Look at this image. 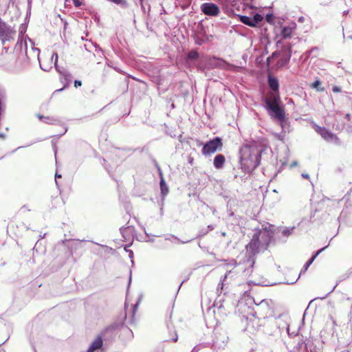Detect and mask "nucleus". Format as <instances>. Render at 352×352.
Wrapping results in <instances>:
<instances>
[{"label": "nucleus", "instance_id": "13", "mask_svg": "<svg viewBox=\"0 0 352 352\" xmlns=\"http://www.w3.org/2000/svg\"><path fill=\"white\" fill-rule=\"evenodd\" d=\"M38 119L46 124H54L57 122V120L51 116H44L41 114H36Z\"/></svg>", "mask_w": 352, "mask_h": 352}, {"label": "nucleus", "instance_id": "5", "mask_svg": "<svg viewBox=\"0 0 352 352\" xmlns=\"http://www.w3.org/2000/svg\"><path fill=\"white\" fill-rule=\"evenodd\" d=\"M203 13L208 16H217L220 13L219 7L213 3H204L201 6Z\"/></svg>", "mask_w": 352, "mask_h": 352}, {"label": "nucleus", "instance_id": "8", "mask_svg": "<svg viewBox=\"0 0 352 352\" xmlns=\"http://www.w3.org/2000/svg\"><path fill=\"white\" fill-rule=\"evenodd\" d=\"M314 129L327 141L338 140V138L335 134L324 127L316 125Z\"/></svg>", "mask_w": 352, "mask_h": 352}, {"label": "nucleus", "instance_id": "28", "mask_svg": "<svg viewBox=\"0 0 352 352\" xmlns=\"http://www.w3.org/2000/svg\"><path fill=\"white\" fill-rule=\"evenodd\" d=\"M63 89H59L58 90H57L56 91H62Z\"/></svg>", "mask_w": 352, "mask_h": 352}, {"label": "nucleus", "instance_id": "2", "mask_svg": "<svg viewBox=\"0 0 352 352\" xmlns=\"http://www.w3.org/2000/svg\"><path fill=\"white\" fill-rule=\"evenodd\" d=\"M222 147L223 142L221 138L217 137L204 145L201 153L204 155H208L215 153L218 149H221Z\"/></svg>", "mask_w": 352, "mask_h": 352}, {"label": "nucleus", "instance_id": "22", "mask_svg": "<svg viewBox=\"0 0 352 352\" xmlns=\"http://www.w3.org/2000/svg\"><path fill=\"white\" fill-rule=\"evenodd\" d=\"M82 85V82L80 80H74V87L78 88Z\"/></svg>", "mask_w": 352, "mask_h": 352}, {"label": "nucleus", "instance_id": "6", "mask_svg": "<svg viewBox=\"0 0 352 352\" xmlns=\"http://www.w3.org/2000/svg\"><path fill=\"white\" fill-rule=\"evenodd\" d=\"M256 234L259 235L260 239L265 246V249H267L272 239L273 238L274 232L270 228H265L263 230H259Z\"/></svg>", "mask_w": 352, "mask_h": 352}, {"label": "nucleus", "instance_id": "25", "mask_svg": "<svg viewBox=\"0 0 352 352\" xmlns=\"http://www.w3.org/2000/svg\"><path fill=\"white\" fill-rule=\"evenodd\" d=\"M140 3L142 4L144 0H139Z\"/></svg>", "mask_w": 352, "mask_h": 352}, {"label": "nucleus", "instance_id": "29", "mask_svg": "<svg viewBox=\"0 0 352 352\" xmlns=\"http://www.w3.org/2000/svg\"><path fill=\"white\" fill-rule=\"evenodd\" d=\"M69 0H65V2H67Z\"/></svg>", "mask_w": 352, "mask_h": 352}, {"label": "nucleus", "instance_id": "20", "mask_svg": "<svg viewBox=\"0 0 352 352\" xmlns=\"http://www.w3.org/2000/svg\"><path fill=\"white\" fill-rule=\"evenodd\" d=\"M178 340V336L176 331L174 330L168 340L176 342Z\"/></svg>", "mask_w": 352, "mask_h": 352}, {"label": "nucleus", "instance_id": "16", "mask_svg": "<svg viewBox=\"0 0 352 352\" xmlns=\"http://www.w3.org/2000/svg\"><path fill=\"white\" fill-rule=\"evenodd\" d=\"M257 309L258 311H265L266 314H267L270 311V307L266 300H263L257 305Z\"/></svg>", "mask_w": 352, "mask_h": 352}, {"label": "nucleus", "instance_id": "21", "mask_svg": "<svg viewBox=\"0 0 352 352\" xmlns=\"http://www.w3.org/2000/svg\"><path fill=\"white\" fill-rule=\"evenodd\" d=\"M74 5L75 7H80L82 5V3L80 0H72Z\"/></svg>", "mask_w": 352, "mask_h": 352}, {"label": "nucleus", "instance_id": "7", "mask_svg": "<svg viewBox=\"0 0 352 352\" xmlns=\"http://www.w3.org/2000/svg\"><path fill=\"white\" fill-rule=\"evenodd\" d=\"M248 247L253 253L258 252L261 248L265 249V246L260 239L259 235H258L256 233L253 235V237L251 241L249 243Z\"/></svg>", "mask_w": 352, "mask_h": 352}, {"label": "nucleus", "instance_id": "1", "mask_svg": "<svg viewBox=\"0 0 352 352\" xmlns=\"http://www.w3.org/2000/svg\"><path fill=\"white\" fill-rule=\"evenodd\" d=\"M240 164L245 173H250L260 164L261 154L254 146L245 145L240 150Z\"/></svg>", "mask_w": 352, "mask_h": 352}, {"label": "nucleus", "instance_id": "12", "mask_svg": "<svg viewBox=\"0 0 352 352\" xmlns=\"http://www.w3.org/2000/svg\"><path fill=\"white\" fill-rule=\"evenodd\" d=\"M268 85L272 91L279 92V83L277 78H274L272 76H269Z\"/></svg>", "mask_w": 352, "mask_h": 352}, {"label": "nucleus", "instance_id": "27", "mask_svg": "<svg viewBox=\"0 0 352 352\" xmlns=\"http://www.w3.org/2000/svg\"><path fill=\"white\" fill-rule=\"evenodd\" d=\"M57 58H58V55L56 54V60H57Z\"/></svg>", "mask_w": 352, "mask_h": 352}, {"label": "nucleus", "instance_id": "24", "mask_svg": "<svg viewBox=\"0 0 352 352\" xmlns=\"http://www.w3.org/2000/svg\"><path fill=\"white\" fill-rule=\"evenodd\" d=\"M334 93H338V92H340L341 91V89L340 87H337V86H334L332 89Z\"/></svg>", "mask_w": 352, "mask_h": 352}, {"label": "nucleus", "instance_id": "3", "mask_svg": "<svg viewBox=\"0 0 352 352\" xmlns=\"http://www.w3.org/2000/svg\"><path fill=\"white\" fill-rule=\"evenodd\" d=\"M266 109L270 111V115L276 120L283 122L285 118V113L283 107L280 106V104H270L269 107H266Z\"/></svg>", "mask_w": 352, "mask_h": 352}, {"label": "nucleus", "instance_id": "17", "mask_svg": "<svg viewBox=\"0 0 352 352\" xmlns=\"http://www.w3.org/2000/svg\"><path fill=\"white\" fill-rule=\"evenodd\" d=\"M327 247H324L317 251L315 254L306 263L305 265V271H306L308 267L311 265V264L314 262V261L316 259V258Z\"/></svg>", "mask_w": 352, "mask_h": 352}, {"label": "nucleus", "instance_id": "9", "mask_svg": "<svg viewBox=\"0 0 352 352\" xmlns=\"http://www.w3.org/2000/svg\"><path fill=\"white\" fill-rule=\"evenodd\" d=\"M265 102L266 107H269L270 104H280L281 102L280 93L276 91L268 92L265 96Z\"/></svg>", "mask_w": 352, "mask_h": 352}, {"label": "nucleus", "instance_id": "15", "mask_svg": "<svg viewBox=\"0 0 352 352\" xmlns=\"http://www.w3.org/2000/svg\"><path fill=\"white\" fill-rule=\"evenodd\" d=\"M160 177H161L160 183L161 193L163 196H166L168 192V188L164 182L162 173L160 172Z\"/></svg>", "mask_w": 352, "mask_h": 352}, {"label": "nucleus", "instance_id": "23", "mask_svg": "<svg viewBox=\"0 0 352 352\" xmlns=\"http://www.w3.org/2000/svg\"><path fill=\"white\" fill-rule=\"evenodd\" d=\"M167 311L169 313V318L171 319L172 314H173V307L169 306L167 309Z\"/></svg>", "mask_w": 352, "mask_h": 352}, {"label": "nucleus", "instance_id": "10", "mask_svg": "<svg viewBox=\"0 0 352 352\" xmlns=\"http://www.w3.org/2000/svg\"><path fill=\"white\" fill-rule=\"evenodd\" d=\"M12 33V30L5 23H0V40L3 43L8 41L11 38V34Z\"/></svg>", "mask_w": 352, "mask_h": 352}, {"label": "nucleus", "instance_id": "19", "mask_svg": "<svg viewBox=\"0 0 352 352\" xmlns=\"http://www.w3.org/2000/svg\"><path fill=\"white\" fill-rule=\"evenodd\" d=\"M188 57L190 59L195 60L199 57V54L196 51H191L188 53Z\"/></svg>", "mask_w": 352, "mask_h": 352}, {"label": "nucleus", "instance_id": "4", "mask_svg": "<svg viewBox=\"0 0 352 352\" xmlns=\"http://www.w3.org/2000/svg\"><path fill=\"white\" fill-rule=\"evenodd\" d=\"M240 21L250 27H256L258 23L263 21V17L260 14H256L252 18L242 15L239 16Z\"/></svg>", "mask_w": 352, "mask_h": 352}, {"label": "nucleus", "instance_id": "26", "mask_svg": "<svg viewBox=\"0 0 352 352\" xmlns=\"http://www.w3.org/2000/svg\"><path fill=\"white\" fill-rule=\"evenodd\" d=\"M346 118H350V115L349 114H346Z\"/></svg>", "mask_w": 352, "mask_h": 352}, {"label": "nucleus", "instance_id": "14", "mask_svg": "<svg viewBox=\"0 0 352 352\" xmlns=\"http://www.w3.org/2000/svg\"><path fill=\"white\" fill-rule=\"evenodd\" d=\"M294 27H290V26H285L282 28L281 30V35L283 38H291L293 32H294Z\"/></svg>", "mask_w": 352, "mask_h": 352}, {"label": "nucleus", "instance_id": "18", "mask_svg": "<svg viewBox=\"0 0 352 352\" xmlns=\"http://www.w3.org/2000/svg\"><path fill=\"white\" fill-rule=\"evenodd\" d=\"M320 85H321L320 80H317L312 83L311 87L313 88L317 89L319 91H323L324 90V87L320 88Z\"/></svg>", "mask_w": 352, "mask_h": 352}, {"label": "nucleus", "instance_id": "11", "mask_svg": "<svg viewBox=\"0 0 352 352\" xmlns=\"http://www.w3.org/2000/svg\"><path fill=\"white\" fill-rule=\"evenodd\" d=\"M225 162H226V158H225L224 155L222 154H219V155H216L214 158V162H213L214 166L217 169H221L223 168V166L225 164Z\"/></svg>", "mask_w": 352, "mask_h": 352}]
</instances>
